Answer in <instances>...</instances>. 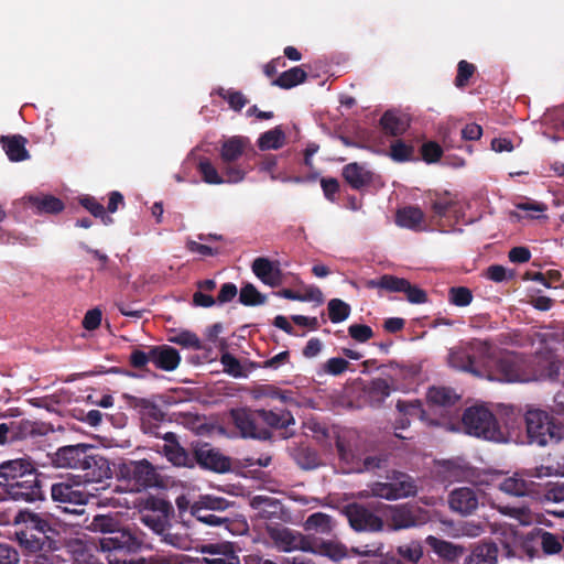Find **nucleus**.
<instances>
[{"label":"nucleus","mask_w":564,"mask_h":564,"mask_svg":"<svg viewBox=\"0 0 564 564\" xmlns=\"http://www.w3.org/2000/svg\"><path fill=\"white\" fill-rule=\"evenodd\" d=\"M85 514V509L73 508V517L77 520L73 521V528H85L93 532L115 533L113 536L100 540L102 552H107L106 558L109 564H147V560L141 557L137 562L128 560L130 553L137 552L141 543L128 531L117 530L118 521L111 516L95 514L89 521L88 517L80 520Z\"/></svg>","instance_id":"nucleus-1"},{"label":"nucleus","mask_w":564,"mask_h":564,"mask_svg":"<svg viewBox=\"0 0 564 564\" xmlns=\"http://www.w3.org/2000/svg\"><path fill=\"white\" fill-rule=\"evenodd\" d=\"M494 345L490 340L473 338L449 350V367L471 373L475 377L482 378L485 376L484 367L491 359Z\"/></svg>","instance_id":"nucleus-2"},{"label":"nucleus","mask_w":564,"mask_h":564,"mask_svg":"<svg viewBox=\"0 0 564 564\" xmlns=\"http://www.w3.org/2000/svg\"><path fill=\"white\" fill-rule=\"evenodd\" d=\"M97 447L86 444L73 445V486L86 482H100L109 477L108 460L100 456Z\"/></svg>","instance_id":"nucleus-3"},{"label":"nucleus","mask_w":564,"mask_h":564,"mask_svg":"<svg viewBox=\"0 0 564 564\" xmlns=\"http://www.w3.org/2000/svg\"><path fill=\"white\" fill-rule=\"evenodd\" d=\"M528 443L540 447L557 444L564 436V427L544 410L529 409L523 417Z\"/></svg>","instance_id":"nucleus-4"},{"label":"nucleus","mask_w":564,"mask_h":564,"mask_svg":"<svg viewBox=\"0 0 564 564\" xmlns=\"http://www.w3.org/2000/svg\"><path fill=\"white\" fill-rule=\"evenodd\" d=\"M462 423L464 431L473 436L500 442L503 433L494 413L484 405H475L464 411Z\"/></svg>","instance_id":"nucleus-5"},{"label":"nucleus","mask_w":564,"mask_h":564,"mask_svg":"<svg viewBox=\"0 0 564 564\" xmlns=\"http://www.w3.org/2000/svg\"><path fill=\"white\" fill-rule=\"evenodd\" d=\"M248 147L249 140L240 135L230 137L221 143L219 156L227 183L236 184L245 180L248 170L238 161Z\"/></svg>","instance_id":"nucleus-6"},{"label":"nucleus","mask_w":564,"mask_h":564,"mask_svg":"<svg viewBox=\"0 0 564 564\" xmlns=\"http://www.w3.org/2000/svg\"><path fill=\"white\" fill-rule=\"evenodd\" d=\"M484 377L491 381L524 382L528 380L523 359L516 352H507L496 359H494L492 352L491 359L488 365L484 367Z\"/></svg>","instance_id":"nucleus-7"},{"label":"nucleus","mask_w":564,"mask_h":564,"mask_svg":"<svg viewBox=\"0 0 564 564\" xmlns=\"http://www.w3.org/2000/svg\"><path fill=\"white\" fill-rule=\"evenodd\" d=\"M388 479V482H373L370 486L371 496L387 500H398L413 497L417 492L415 479L405 473L393 470Z\"/></svg>","instance_id":"nucleus-8"},{"label":"nucleus","mask_w":564,"mask_h":564,"mask_svg":"<svg viewBox=\"0 0 564 564\" xmlns=\"http://www.w3.org/2000/svg\"><path fill=\"white\" fill-rule=\"evenodd\" d=\"M204 470L224 474L230 470V458L224 455L219 448L207 442L192 443V468L195 466Z\"/></svg>","instance_id":"nucleus-9"},{"label":"nucleus","mask_w":564,"mask_h":564,"mask_svg":"<svg viewBox=\"0 0 564 564\" xmlns=\"http://www.w3.org/2000/svg\"><path fill=\"white\" fill-rule=\"evenodd\" d=\"M121 474L129 481L133 482L137 491L160 485V475L155 467L147 459L131 460L124 464L121 468Z\"/></svg>","instance_id":"nucleus-10"},{"label":"nucleus","mask_w":564,"mask_h":564,"mask_svg":"<svg viewBox=\"0 0 564 564\" xmlns=\"http://www.w3.org/2000/svg\"><path fill=\"white\" fill-rule=\"evenodd\" d=\"M427 512L421 507L404 503L391 507L388 521L394 530L408 529L425 523Z\"/></svg>","instance_id":"nucleus-11"},{"label":"nucleus","mask_w":564,"mask_h":564,"mask_svg":"<svg viewBox=\"0 0 564 564\" xmlns=\"http://www.w3.org/2000/svg\"><path fill=\"white\" fill-rule=\"evenodd\" d=\"M35 467L29 457L4 460L0 464V487L6 490L23 478L33 477Z\"/></svg>","instance_id":"nucleus-12"},{"label":"nucleus","mask_w":564,"mask_h":564,"mask_svg":"<svg viewBox=\"0 0 564 564\" xmlns=\"http://www.w3.org/2000/svg\"><path fill=\"white\" fill-rule=\"evenodd\" d=\"M345 514L355 531L377 532L383 528L382 519L361 505H348Z\"/></svg>","instance_id":"nucleus-13"},{"label":"nucleus","mask_w":564,"mask_h":564,"mask_svg":"<svg viewBox=\"0 0 564 564\" xmlns=\"http://www.w3.org/2000/svg\"><path fill=\"white\" fill-rule=\"evenodd\" d=\"M70 509L67 506L56 505L48 513V519H43L39 514L30 516L31 527L41 535H46L47 532L59 534L61 531H67L68 523L63 519V516H68Z\"/></svg>","instance_id":"nucleus-14"},{"label":"nucleus","mask_w":564,"mask_h":564,"mask_svg":"<svg viewBox=\"0 0 564 564\" xmlns=\"http://www.w3.org/2000/svg\"><path fill=\"white\" fill-rule=\"evenodd\" d=\"M270 536L280 551L291 552L294 550H301L310 552L312 538L305 536L289 528L273 530Z\"/></svg>","instance_id":"nucleus-15"},{"label":"nucleus","mask_w":564,"mask_h":564,"mask_svg":"<svg viewBox=\"0 0 564 564\" xmlns=\"http://www.w3.org/2000/svg\"><path fill=\"white\" fill-rule=\"evenodd\" d=\"M6 492L15 501L34 502L43 499V491L36 470L33 471V477L23 478L19 482H14Z\"/></svg>","instance_id":"nucleus-16"},{"label":"nucleus","mask_w":564,"mask_h":564,"mask_svg":"<svg viewBox=\"0 0 564 564\" xmlns=\"http://www.w3.org/2000/svg\"><path fill=\"white\" fill-rule=\"evenodd\" d=\"M253 274L264 284L276 288L283 283V273L279 261L265 257L256 258L251 264Z\"/></svg>","instance_id":"nucleus-17"},{"label":"nucleus","mask_w":564,"mask_h":564,"mask_svg":"<svg viewBox=\"0 0 564 564\" xmlns=\"http://www.w3.org/2000/svg\"><path fill=\"white\" fill-rule=\"evenodd\" d=\"M11 442L36 438L51 431V426L44 422L22 419L9 423Z\"/></svg>","instance_id":"nucleus-18"},{"label":"nucleus","mask_w":564,"mask_h":564,"mask_svg":"<svg viewBox=\"0 0 564 564\" xmlns=\"http://www.w3.org/2000/svg\"><path fill=\"white\" fill-rule=\"evenodd\" d=\"M448 503L453 511L469 516L478 508V496L473 488H456L449 494Z\"/></svg>","instance_id":"nucleus-19"},{"label":"nucleus","mask_w":564,"mask_h":564,"mask_svg":"<svg viewBox=\"0 0 564 564\" xmlns=\"http://www.w3.org/2000/svg\"><path fill=\"white\" fill-rule=\"evenodd\" d=\"M425 541L433 552L446 564H457L466 552L465 546L434 535H429Z\"/></svg>","instance_id":"nucleus-20"},{"label":"nucleus","mask_w":564,"mask_h":564,"mask_svg":"<svg viewBox=\"0 0 564 564\" xmlns=\"http://www.w3.org/2000/svg\"><path fill=\"white\" fill-rule=\"evenodd\" d=\"M151 362L161 370L173 371L181 362L177 349L169 345L150 346Z\"/></svg>","instance_id":"nucleus-21"},{"label":"nucleus","mask_w":564,"mask_h":564,"mask_svg":"<svg viewBox=\"0 0 564 564\" xmlns=\"http://www.w3.org/2000/svg\"><path fill=\"white\" fill-rule=\"evenodd\" d=\"M499 549L492 541H482L471 545L464 564H498Z\"/></svg>","instance_id":"nucleus-22"},{"label":"nucleus","mask_w":564,"mask_h":564,"mask_svg":"<svg viewBox=\"0 0 564 564\" xmlns=\"http://www.w3.org/2000/svg\"><path fill=\"white\" fill-rule=\"evenodd\" d=\"M28 140L21 134L0 135V144L11 162H21L30 158Z\"/></svg>","instance_id":"nucleus-23"},{"label":"nucleus","mask_w":564,"mask_h":564,"mask_svg":"<svg viewBox=\"0 0 564 564\" xmlns=\"http://www.w3.org/2000/svg\"><path fill=\"white\" fill-rule=\"evenodd\" d=\"M311 553L326 556L334 562H339L348 555L346 545L338 541L322 540L313 538L311 540Z\"/></svg>","instance_id":"nucleus-24"},{"label":"nucleus","mask_w":564,"mask_h":564,"mask_svg":"<svg viewBox=\"0 0 564 564\" xmlns=\"http://www.w3.org/2000/svg\"><path fill=\"white\" fill-rule=\"evenodd\" d=\"M230 416L235 426L241 432L243 437H261L257 433L256 411H251L246 408L232 409L230 411Z\"/></svg>","instance_id":"nucleus-25"},{"label":"nucleus","mask_w":564,"mask_h":564,"mask_svg":"<svg viewBox=\"0 0 564 564\" xmlns=\"http://www.w3.org/2000/svg\"><path fill=\"white\" fill-rule=\"evenodd\" d=\"M397 410L400 412L401 417L395 421V429H405L410 425V417H416L421 421H426V411L423 409L420 400L397 402Z\"/></svg>","instance_id":"nucleus-26"},{"label":"nucleus","mask_w":564,"mask_h":564,"mask_svg":"<svg viewBox=\"0 0 564 564\" xmlns=\"http://www.w3.org/2000/svg\"><path fill=\"white\" fill-rule=\"evenodd\" d=\"M122 399L126 401V404L129 408L138 410L140 415L143 417H149L154 421H160L163 419V412L159 405L150 399L134 397L129 393H123Z\"/></svg>","instance_id":"nucleus-27"},{"label":"nucleus","mask_w":564,"mask_h":564,"mask_svg":"<svg viewBox=\"0 0 564 564\" xmlns=\"http://www.w3.org/2000/svg\"><path fill=\"white\" fill-rule=\"evenodd\" d=\"M499 489L503 491L507 495L514 496V497H524V496H531L534 494V481L525 480L524 478L520 477L518 474L505 478L499 484Z\"/></svg>","instance_id":"nucleus-28"},{"label":"nucleus","mask_w":564,"mask_h":564,"mask_svg":"<svg viewBox=\"0 0 564 564\" xmlns=\"http://www.w3.org/2000/svg\"><path fill=\"white\" fill-rule=\"evenodd\" d=\"M26 200L36 214H57L64 209V203L53 195H30Z\"/></svg>","instance_id":"nucleus-29"},{"label":"nucleus","mask_w":564,"mask_h":564,"mask_svg":"<svg viewBox=\"0 0 564 564\" xmlns=\"http://www.w3.org/2000/svg\"><path fill=\"white\" fill-rule=\"evenodd\" d=\"M257 417L267 425L274 429H286L289 425L295 423L292 413L288 410H256Z\"/></svg>","instance_id":"nucleus-30"},{"label":"nucleus","mask_w":564,"mask_h":564,"mask_svg":"<svg viewBox=\"0 0 564 564\" xmlns=\"http://www.w3.org/2000/svg\"><path fill=\"white\" fill-rule=\"evenodd\" d=\"M343 177L354 189H360L371 182L372 175L358 163H349L343 167Z\"/></svg>","instance_id":"nucleus-31"},{"label":"nucleus","mask_w":564,"mask_h":564,"mask_svg":"<svg viewBox=\"0 0 564 564\" xmlns=\"http://www.w3.org/2000/svg\"><path fill=\"white\" fill-rule=\"evenodd\" d=\"M424 221V213L420 207L408 206L398 209L395 214V223L400 227H404L412 230L421 229Z\"/></svg>","instance_id":"nucleus-32"},{"label":"nucleus","mask_w":564,"mask_h":564,"mask_svg":"<svg viewBox=\"0 0 564 564\" xmlns=\"http://www.w3.org/2000/svg\"><path fill=\"white\" fill-rule=\"evenodd\" d=\"M380 126L386 134L402 135L409 128V121L392 110L386 111L380 118Z\"/></svg>","instance_id":"nucleus-33"},{"label":"nucleus","mask_w":564,"mask_h":564,"mask_svg":"<svg viewBox=\"0 0 564 564\" xmlns=\"http://www.w3.org/2000/svg\"><path fill=\"white\" fill-rule=\"evenodd\" d=\"M391 386L386 379L375 378L365 388V392L372 405H381L391 393Z\"/></svg>","instance_id":"nucleus-34"},{"label":"nucleus","mask_w":564,"mask_h":564,"mask_svg":"<svg viewBox=\"0 0 564 564\" xmlns=\"http://www.w3.org/2000/svg\"><path fill=\"white\" fill-rule=\"evenodd\" d=\"M307 78V73L301 67L295 66L283 73H281L273 82V86H278L282 89H291L302 83H304Z\"/></svg>","instance_id":"nucleus-35"},{"label":"nucleus","mask_w":564,"mask_h":564,"mask_svg":"<svg viewBox=\"0 0 564 564\" xmlns=\"http://www.w3.org/2000/svg\"><path fill=\"white\" fill-rule=\"evenodd\" d=\"M163 453L166 459L174 466L192 468V452L188 453L180 443L164 445Z\"/></svg>","instance_id":"nucleus-36"},{"label":"nucleus","mask_w":564,"mask_h":564,"mask_svg":"<svg viewBox=\"0 0 564 564\" xmlns=\"http://www.w3.org/2000/svg\"><path fill=\"white\" fill-rule=\"evenodd\" d=\"M431 405L451 406L456 403L458 395L453 389L446 387H432L427 391Z\"/></svg>","instance_id":"nucleus-37"},{"label":"nucleus","mask_w":564,"mask_h":564,"mask_svg":"<svg viewBox=\"0 0 564 564\" xmlns=\"http://www.w3.org/2000/svg\"><path fill=\"white\" fill-rule=\"evenodd\" d=\"M293 457L296 464L305 470L315 469L319 466V456L315 449L308 446H300L294 449Z\"/></svg>","instance_id":"nucleus-38"},{"label":"nucleus","mask_w":564,"mask_h":564,"mask_svg":"<svg viewBox=\"0 0 564 564\" xmlns=\"http://www.w3.org/2000/svg\"><path fill=\"white\" fill-rule=\"evenodd\" d=\"M285 133L280 127L265 131L258 139L260 150H278L283 147Z\"/></svg>","instance_id":"nucleus-39"},{"label":"nucleus","mask_w":564,"mask_h":564,"mask_svg":"<svg viewBox=\"0 0 564 564\" xmlns=\"http://www.w3.org/2000/svg\"><path fill=\"white\" fill-rule=\"evenodd\" d=\"M399 558L409 564H417L424 555L423 546L417 541H411L397 546L395 551Z\"/></svg>","instance_id":"nucleus-40"},{"label":"nucleus","mask_w":564,"mask_h":564,"mask_svg":"<svg viewBox=\"0 0 564 564\" xmlns=\"http://www.w3.org/2000/svg\"><path fill=\"white\" fill-rule=\"evenodd\" d=\"M21 545H23L26 550L30 552H39L44 550V547L47 545L50 549H56V546H53L54 541L48 535H36V534H28L26 532H22L21 536L19 538Z\"/></svg>","instance_id":"nucleus-41"},{"label":"nucleus","mask_w":564,"mask_h":564,"mask_svg":"<svg viewBox=\"0 0 564 564\" xmlns=\"http://www.w3.org/2000/svg\"><path fill=\"white\" fill-rule=\"evenodd\" d=\"M197 170L202 175L203 181L207 184L219 185L223 183H227L226 176H221L216 166L207 158H203L199 160L197 164Z\"/></svg>","instance_id":"nucleus-42"},{"label":"nucleus","mask_w":564,"mask_h":564,"mask_svg":"<svg viewBox=\"0 0 564 564\" xmlns=\"http://www.w3.org/2000/svg\"><path fill=\"white\" fill-rule=\"evenodd\" d=\"M328 317L337 324L346 321L351 312L350 305L340 299H332L327 304Z\"/></svg>","instance_id":"nucleus-43"},{"label":"nucleus","mask_w":564,"mask_h":564,"mask_svg":"<svg viewBox=\"0 0 564 564\" xmlns=\"http://www.w3.org/2000/svg\"><path fill=\"white\" fill-rule=\"evenodd\" d=\"M215 93L226 100L234 111H240L248 102V98L239 90H235L232 88L225 89L219 87L215 90Z\"/></svg>","instance_id":"nucleus-44"},{"label":"nucleus","mask_w":564,"mask_h":564,"mask_svg":"<svg viewBox=\"0 0 564 564\" xmlns=\"http://www.w3.org/2000/svg\"><path fill=\"white\" fill-rule=\"evenodd\" d=\"M265 301V295L260 293L251 283H247L240 289L239 302L245 306L262 305Z\"/></svg>","instance_id":"nucleus-45"},{"label":"nucleus","mask_w":564,"mask_h":564,"mask_svg":"<svg viewBox=\"0 0 564 564\" xmlns=\"http://www.w3.org/2000/svg\"><path fill=\"white\" fill-rule=\"evenodd\" d=\"M414 147L398 139L390 145V156L395 162H408L413 159Z\"/></svg>","instance_id":"nucleus-46"},{"label":"nucleus","mask_w":564,"mask_h":564,"mask_svg":"<svg viewBox=\"0 0 564 564\" xmlns=\"http://www.w3.org/2000/svg\"><path fill=\"white\" fill-rule=\"evenodd\" d=\"M305 528L306 530H317L321 533H329L332 531V517L323 512H315L306 519Z\"/></svg>","instance_id":"nucleus-47"},{"label":"nucleus","mask_w":564,"mask_h":564,"mask_svg":"<svg viewBox=\"0 0 564 564\" xmlns=\"http://www.w3.org/2000/svg\"><path fill=\"white\" fill-rule=\"evenodd\" d=\"M220 364L224 367V371L234 378H246L247 372L241 366L239 359H237L230 352H225L220 357Z\"/></svg>","instance_id":"nucleus-48"},{"label":"nucleus","mask_w":564,"mask_h":564,"mask_svg":"<svg viewBox=\"0 0 564 564\" xmlns=\"http://www.w3.org/2000/svg\"><path fill=\"white\" fill-rule=\"evenodd\" d=\"M145 510L165 518L173 512L172 505L161 498L150 497L145 501Z\"/></svg>","instance_id":"nucleus-49"},{"label":"nucleus","mask_w":564,"mask_h":564,"mask_svg":"<svg viewBox=\"0 0 564 564\" xmlns=\"http://www.w3.org/2000/svg\"><path fill=\"white\" fill-rule=\"evenodd\" d=\"M476 72V67L474 64L462 59L458 62L457 65V75L455 78V86L457 88H464L467 86L469 79L473 77V75Z\"/></svg>","instance_id":"nucleus-50"},{"label":"nucleus","mask_w":564,"mask_h":564,"mask_svg":"<svg viewBox=\"0 0 564 564\" xmlns=\"http://www.w3.org/2000/svg\"><path fill=\"white\" fill-rule=\"evenodd\" d=\"M473 301V293L465 286H453L449 289V302L456 306H467Z\"/></svg>","instance_id":"nucleus-51"},{"label":"nucleus","mask_w":564,"mask_h":564,"mask_svg":"<svg viewBox=\"0 0 564 564\" xmlns=\"http://www.w3.org/2000/svg\"><path fill=\"white\" fill-rule=\"evenodd\" d=\"M381 550L382 545L376 550H365L361 552L357 551V553L362 556H378L379 558L376 561V564H404L395 552L392 551L383 554Z\"/></svg>","instance_id":"nucleus-52"},{"label":"nucleus","mask_w":564,"mask_h":564,"mask_svg":"<svg viewBox=\"0 0 564 564\" xmlns=\"http://www.w3.org/2000/svg\"><path fill=\"white\" fill-rule=\"evenodd\" d=\"M171 343L177 344L185 348H193V349H200V340L198 336L195 333H192L189 330H183L175 336H172L170 338Z\"/></svg>","instance_id":"nucleus-53"},{"label":"nucleus","mask_w":564,"mask_h":564,"mask_svg":"<svg viewBox=\"0 0 564 564\" xmlns=\"http://www.w3.org/2000/svg\"><path fill=\"white\" fill-rule=\"evenodd\" d=\"M538 534L544 553L556 554L562 550L561 542L553 533L540 530Z\"/></svg>","instance_id":"nucleus-54"},{"label":"nucleus","mask_w":564,"mask_h":564,"mask_svg":"<svg viewBox=\"0 0 564 564\" xmlns=\"http://www.w3.org/2000/svg\"><path fill=\"white\" fill-rule=\"evenodd\" d=\"M421 155L426 163H436L443 155V149L437 142L427 141L421 147Z\"/></svg>","instance_id":"nucleus-55"},{"label":"nucleus","mask_w":564,"mask_h":564,"mask_svg":"<svg viewBox=\"0 0 564 564\" xmlns=\"http://www.w3.org/2000/svg\"><path fill=\"white\" fill-rule=\"evenodd\" d=\"M141 520L147 527L158 534H162L166 530L169 522V518L150 512L142 514Z\"/></svg>","instance_id":"nucleus-56"},{"label":"nucleus","mask_w":564,"mask_h":564,"mask_svg":"<svg viewBox=\"0 0 564 564\" xmlns=\"http://www.w3.org/2000/svg\"><path fill=\"white\" fill-rule=\"evenodd\" d=\"M543 496L545 501L555 503L564 502V481L547 484Z\"/></svg>","instance_id":"nucleus-57"},{"label":"nucleus","mask_w":564,"mask_h":564,"mask_svg":"<svg viewBox=\"0 0 564 564\" xmlns=\"http://www.w3.org/2000/svg\"><path fill=\"white\" fill-rule=\"evenodd\" d=\"M402 293L406 295V300L412 304H423L427 302L426 292L423 289L411 284L409 280L405 281L404 290H402Z\"/></svg>","instance_id":"nucleus-58"},{"label":"nucleus","mask_w":564,"mask_h":564,"mask_svg":"<svg viewBox=\"0 0 564 564\" xmlns=\"http://www.w3.org/2000/svg\"><path fill=\"white\" fill-rule=\"evenodd\" d=\"M349 336L358 341L366 343L373 337V330L370 326L365 324H352L348 327Z\"/></svg>","instance_id":"nucleus-59"},{"label":"nucleus","mask_w":564,"mask_h":564,"mask_svg":"<svg viewBox=\"0 0 564 564\" xmlns=\"http://www.w3.org/2000/svg\"><path fill=\"white\" fill-rule=\"evenodd\" d=\"M204 552L208 554H219L224 557L237 556L235 545L231 542L210 543L204 546Z\"/></svg>","instance_id":"nucleus-60"},{"label":"nucleus","mask_w":564,"mask_h":564,"mask_svg":"<svg viewBox=\"0 0 564 564\" xmlns=\"http://www.w3.org/2000/svg\"><path fill=\"white\" fill-rule=\"evenodd\" d=\"M455 206V202L448 197V195L440 196L432 203V209L434 216L440 218L447 216V214Z\"/></svg>","instance_id":"nucleus-61"},{"label":"nucleus","mask_w":564,"mask_h":564,"mask_svg":"<svg viewBox=\"0 0 564 564\" xmlns=\"http://www.w3.org/2000/svg\"><path fill=\"white\" fill-rule=\"evenodd\" d=\"M52 499L59 503H70V484L58 482L51 488Z\"/></svg>","instance_id":"nucleus-62"},{"label":"nucleus","mask_w":564,"mask_h":564,"mask_svg":"<svg viewBox=\"0 0 564 564\" xmlns=\"http://www.w3.org/2000/svg\"><path fill=\"white\" fill-rule=\"evenodd\" d=\"M349 362L340 357L329 358L325 365L324 370L332 376H339L348 369Z\"/></svg>","instance_id":"nucleus-63"},{"label":"nucleus","mask_w":564,"mask_h":564,"mask_svg":"<svg viewBox=\"0 0 564 564\" xmlns=\"http://www.w3.org/2000/svg\"><path fill=\"white\" fill-rule=\"evenodd\" d=\"M149 362H151L150 349L148 351H143L135 348L129 356V364L135 369H144Z\"/></svg>","instance_id":"nucleus-64"}]
</instances>
